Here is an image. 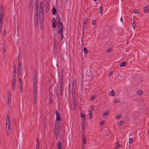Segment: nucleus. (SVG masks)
I'll use <instances>...</instances> for the list:
<instances>
[{"label":"nucleus","instance_id":"obj_1","mask_svg":"<svg viewBox=\"0 0 149 149\" xmlns=\"http://www.w3.org/2000/svg\"><path fill=\"white\" fill-rule=\"evenodd\" d=\"M10 116L9 115H8L6 117V125H8V130H9V131H10Z\"/></svg>","mask_w":149,"mask_h":149},{"label":"nucleus","instance_id":"obj_2","mask_svg":"<svg viewBox=\"0 0 149 149\" xmlns=\"http://www.w3.org/2000/svg\"><path fill=\"white\" fill-rule=\"evenodd\" d=\"M16 80H13L12 81V84L11 85V90L13 91H15Z\"/></svg>","mask_w":149,"mask_h":149},{"label":"nucleus","instance_id":"obj_3","mask_svg":"<svg viewBox=\"0 0 149 149\" xmlns=\"http://www.w3.org/2000/svg\"><path fill=\"white\" fill-rule=\"evenodd\" d=\"M64 28V26L63 25H62V28H57V33L59 35L61 33H62V31L63 30Z\"/></svg>","mask_w":149,"mask_h":149},{"label":"nucleus","instance_id":"obj_4","mask_svg":"<svg viewBox=\"0 0 149 149\" xmlns=\"http://www.w3.org/2000/svg\"><path fill=\"white\" fill-rule=\"evenodd\" d=\"M55 113L56 114V120L59 121L61 120V119L60 116V114L58 113V111H55Z\"/></svg>","mask_w":149,"mask_h":149},{"label":"nucleus","instance_id":"obj_5","mask_svg":"<svg viewBox=\"0 0 149 149\" xmlns=\"http://www.w3.org/2000/svg\"><path fill=\"white\" fill-rule=\"evenodd\" d=\"M64 90V86L59 87V93L61 97L62 96L63 91Z\"/></svg>","mask_w":149,"mask_h":149},{"label":"nucleus","instance_id":"obj_6","mask_svg":"<svg viewBox=\"0 0 149 149\" xmlns=\"http://www.w3.org/2000/svg\"><path fill=\"white\" fill-rule=\"evenodd\" d=\"M52 21L53 22L52 24V27L53 28H55L56 27V21L55 19L54 18H53L52 19Z\"/></svg>","mask_w":149,"mask_h":149},{"label":"nucleus","instance_id":"obj_7","mask_svg":"<svg viewBox=\"0 0 149 149\" xmlns=\"http://www.w3.org/2000/svg\"><path fill=\"white\" fill-rule=\"evenodd\" d=\"M54 41V45H53V49L54 50H55V51H56L57 49V47L56 46V38Z\"/></svg>","mask_w":149,"mask_h":149},{"label":"nucleus","instance_id":"obj_8","mask_svg":"<svg viewBox=\"0 0 149 149\" xmlns=\"http://www.w3.org/2000/svg\"><path fill=\"white\" fill-rule=\"evenodd\" d=\"M16 70H13V80H16Z\"/></svg>","mask_w":149,"mask_h":149},{"label":"nucleus","instance_id":"obj_9","mask_svg":"<svg viewBox=\"0 0 149 149\" xmlns=\"http://www.w3.org/2000/svg\"><path fill=\"white\" fill-rule=\"evenodd\" d=\"M60 84L59 87L64 86V80H60V81H58Z\"/></svg>","mask_w":149,"mask_h":149},{"label":"nucleus","instance_id":"obj_10","mask_svg":"<svg viewBox=\"0 0 149 149\" xmlns=\"http://www.w3.org/2000/svg\"><path fill=\"white\" fill-rule=\"evenodd\" d=\"M35 26L36 27H37L38 26V18H34Z\"/></svg>","mask_w":149,"mask_h":149},{"label":"nucleus","instance_id":"obj_11","mask_svg":"<svg viewBox=\"0 0 149 149\" xmlns=\"http://www.w3.org/2000/svg\"><path fill=\"white\" fill-rule=\"evenodd\" d=\"M38 9H35L34 18H35L37 17L38 18Z\"/></svg>","mask_w":149,"mask_h":149},{"label":"nucleus","instance_id":"obj_12","mask_svg":"<svg viewBox=\"0 0 149 149\" xmlns=\"http://www.w3.org/2000/svg\"><path fill=\"white\" fill-rule=\"evenodd\" d=\"M39 17V19L41 20L40 22L41 23V24H42V23H43V20L44 19L43 14V15H41V13H40Z\"/></svg>","mask_w":149,"mask_h":149},{"label":"nucleus","instance_id":"obj_13","mask_svg":"<svg viewBox=\"0 0 149 149\" xmlns=\"http://www.w3.org/2000/svg\"><path fill=\"white\" fill-rule=\"evenodd\" d=\"M57 147L58 149H61L62 148V144L60 141H58V143Z\"/></svg>","mask_w":149,"mask_h":149},{"label":"nucleus","instance_id":"obj_14","mask_svg":"<svg viewBox=\"0 0 149 149\" xmlns=\"http://www.w3.org/2000/svg\"><path fill=\"white\" fill-rule=\"evenodd\" d=\"M143 11L145 12H148L149 11V6L148 5L144 8Z\"/></svg>","mask_w":149,"mask_h":149},{"label":"nucleus","instance_id":"obj_15","mask_svg":"<svg viewBox=\"0 0 149 149\" xmlns=\"http://www.w3.org/2000/svg\"><path fill=\"white\" fill-rule=\"evenodd\" d=\"M35 9H38V0H36V1Z\"/></svg>","mask_w":149,"mask_h":149},{"label":"nucleus","instance_id":"obj_16","mask_svg":"<svg viewBox=\"0 0 149 149\" xmlns=\"http://www.w3.org/2000/svg\"><path fill=\"white\" fill-rule=\"evenodd\" d=\"M109 95L112 96H114L115 95V93L113 90H112L109 93Z\"/></svg>","mask_w":149,"mask_h":149},{"label":"nucleus","instance_id":"obj_17","mask_svg":"<svg viewBox=\"0 0 149 149\" xmlns=\"http://www.w3.org/2000/svg\"><path fill=\"white\" fill-rule=\"evenodd\" d=\"M56 8L55 7H53L52 9V13L54 15H56Z\"/></svg>","mask_w":149,"mask_h":149},{"label":"nucleus","instance_id":"obj_18","mask_svg":"<svg viewBox=\"0 0 149 149\" xmlns=\"http://www.w3.org/2000/svg\"><path fill=\"white\" fill-rule=\"evenodd\" d=\"M22 69V67H18L17 68V72H18V76L20 74Z\"/></svg>","mask_w":149,"mask_h":149},{"label":"nucleus","instance_id":"obj_19","mask_svg":"<svg viewBox=\"0 0 149 149\" xmlns=\"http://www.w3.org/2000/svg\"><path fill=\"white\" fill-rule=\"evenodd\" d=\"M43 7H40L39 9L40 13H41V15H43Z\"/></svg>","mask_w":149,"mask_h":149},{"label":"nucleus","instance_id":"obj_20","mask_svg":"<svg viewBox=\"0 0 149 149\" xmlns=\"http://www.w3.org/2000/svg\"><path fill=\"white\" fill-rule=\"evenodd\" d=\"M72 97L73 103H76L77 99L75 97L73 96V97Z\"/></svg>","mask_w":149,"mask_h":149},{"label":"nucleus","instance_id":"obj_21","mask_svg":"<svg viewBox=\"0 0 149 149\" xmlns=\"http://www.w3.org/2000/svg\"><path fill=\"white\" fill-rule=\"evenodd\" d=\"M109 113V111H107L105 112L103 114V117H104V116L105 115H106V116L105 117V118L107 117V115Z\"/></svg>","mask_w":149,"mask_h":149},{"label":"nucleus","instance_id":"obj_22","mask_svg":"<svg viewBox=\"0 0 149 149\" xmlns=\"http://www.w3.org/2000/svg\"><path fill=\"white\" fill-rule=\"evenodd\" d=\"M18 67H21L22 63L21 62V59H19L18 60Z\"/></svg>","mask_w":149,"mask_h":149},{"label":"nucleus","instance_id":"obj_23","mask_svg":"<svg viewBox=\"0 0 149 149\" xmlns=\"http://www.w3.org/2000/svg\"><path fill=\"white\" fill-rule=\"evenodd\" d=\"M33 89H36V83L35 82L34 80H33Z\"/></svg>","mask_w":149,"mask_h":149},{"label":"nucleus","instance_id":"obj_24","mask_svg":"<svg viewBox=\"0 0 149 149\" xmlns=\"http://www.w3.org/2000/svg\"><path fill=\"white\" fill-rule=\"evenodd\" d=\"M76 90V85H74V83H73L72 87V92H73L74 91H75Z\"/></svg>","mask_w":149,"mask_h":149},{"label":"nucleus","instance_id":"obj_25","mask_svg":"<svg viewBox=\"0 0 149 149\" xmlns=\"http://www.w3.org/2000/svg\"><path fill=\"white\" fill-rule=\"evenodd\" d=\"M81 118H83V120L84 121L85 119V116L82 113H81Z\"/></svg>","mask_w":149,"mask_h":149},{"label":"nucleus","instance_id":"obj_26","mask_svg":"<svg viewBox=\"0 0 149 149\" xmlns=\"http://www.w3.org/2000/svg\"><path fill=\"white\" fill-rule=\"evenodd\" d=\"M126 64V63L124 61L122 62L121 64L120 65V66H122V67H124L125 66Z\"/></svg>","mask_w":149,"mask_h":149},{"label":"nucleus","instance_id":"obj_27","mask_svg":"<svg viewBox=\"0 0 149 149\" xmlns=\"http://www.w3.org/2000/svg\"><path fill=\"white\" fill-rule=\"evenodd\" d=\"M120 147V146L119 145L118 142H116V145L115 146V148L116 149H118V148Z\"/></svg>","mask_w":149,"mask_h":149},{"label":"nucleus","instance_id":"obj_28","mask_svg":"<svg viewBox=\"0 0 149 149\" xmlns=\"http://www.w3.org/2000/svg\"><path fill=\"white\" fill-rule=\"evenodd\" d=\"M2 12H1L0 13V19H1V20L3 19L4 15L2 14Z\"/></svg>","mask_w":149,"mask_h":149},{"label":"nucleus","instance_id":"obj_29","mask_svg":"<svg viewBox=\"0 0 149 149\" xmlns=\"http://www.w3.org/2000/svg\"><path fill=\"white\" fill-rule=\"evenodd\" d=\"M84 50L85 54H87L88 53V50L86 47H84Z\"/></svg>","mask_w":149,"mask_h":149},{"label":"nucleus","instance_id":"obj_30","mask_svg":"<svg viewBox=\"0 0 149 149\" xmlns=\"http://www.w3.org/2000/svg\"><path fill=\"white\" fill-rule=\"evenodd\" d=\"M2 49H3V52L5 53L6 52V47L5 45H4L3 44V47H2Z\"/></svg>","mask_w":149,"mask_h":149},{"label":"nucleus","instance_id":"obj_31","mask_svg":"<svg viewBox=\"0 0 149 149\" xmlns=\"http://www.w3.org/2000/svg\"><path fill=\"white\" fill-rule=\"evenodd\" d=\"M59 128L58 125H55V132H59V130L58 129V128Z\"/></svg>","mask_w":149,"mask_h":149},{"label":"nucleus","instance_id":"obj_32","mask_svg":"<svg viewBox=\"0 0 149 149\" xmlns=\"http://www.w3.org/2000/svg\"><path fill=\"white\" fill-rule=\"evenodd\" d=\"M8 100H11V95L10 93H8Z\"/></svg>","mask_w":149,"mask_h":149},{"label":"nucleus","instance_id":"obj_33","mask_svg":"<svg viewBox=\"0 0 149 149\" xmlns=\"http://www.w3.org/2000/svg\"><path fill=\"white\" fill-rule=\"evenodd\" d=\"M73 105L74 109L75 110L77 109V107L76 103H73Z\"/></svg>","mask_w":149,"mask_h":149},{"label":"nucleus","instance_id":"obj_34","mask_svg":"<svg viewBox=\"0 0 149 149\" xmlns=\"http://www.w3.org/2000/svg\"><path fill=\"white\" fill-rule=\"evenodd\" d=\"M95 95H93L91 96V98H90V101H92L95 98Z\"/></svg>","mask_w":149,"mask_h":149},{"label":"nucleus","instance_id":"obj_35","mask_svg":"<svg viewBox=\"0 0 149 149\" xmlns=\"http://www.w3.org/2000/svg\"><path fill=\"white\" fill-rule=\"evenodd\" d=\"M121 115L120 114H119L118 115L116 116V119H120L121 116Z\"/></svg>","mask_w":149,"mask_h":149},{"label":"nucleus","instance_id":"obj_36","mask_svg":"<svg viewBox=\"0 0 149 149\" xmlns=\"http://www.w3.org/2000/svg\"><path fill=\"white\" fill-rule=\"evenodd\" d=\"M57 24H61V25L62 26V25H63V24L62 22H61L60 20H58V21H57Z\"/></svg>","mask_w":149,"mask_h":149},{"label":"nucleus","instance_id":"obj_37","mask_svg":"<svg viewBox=\"0 0 149 149\" xmlns=\"http://www.w3.org/2000/svg\"><path fill=\"white\" fill-rule=\"evenodd\" d=\"M133 142V139L132 138H130L129 139V143H132Z\"/></svg>","mask_w":149,"mask_h":149},{"label":"nucleus","instance_id":"obj_38","mask_svg":"<svg viewBox=\"0 0 149 149\" xmlns=\"http://www.w3.org/2000/svg\"><path fill=\"white\" fill-rule=\"evenodd\" d=\"M99 12L100 14H101L102 13V7L100 6L99 7Z\"/></svg>","mask_w":149,"mask_h":149},{"label":"nucleus","instance_id":"obj_39","mask_svg":"<svg viewBox=\"0 0 149 149\" xmlns=\"http://www.w3.org/2000/svg\"><path fill=\"white\" fill-rule=\"evenodd\" d=\"M136 26V23H135V22L134 20L133 26V28L134 29H135Z\"/></svg>","mask_w":149,"mask_h":149},{"label":"nucleus","instance_id":"obj_40","mask_svg":"<svg viewBox=\"0 0 149 149\" xmlns=\"http://www.w3.org/2000/svg\"><path fill=\"white\" fill-rule=\"evenodd\" d=\"M55 132L56 134V139H57L58 138L59 132Z\"/></svg>","mask_w":149,"mask_h":149},{"label":"nucleus","instance_id":"obj_41","mask_svg":"<svg viewBox=\"0 0 149 149\" xmlns=\"http://www.w3.org/2000/svg\"><path fill=\"white\" fill-rule=\"evenodd\" d=\"M3 22V19H1H1H0V26H2Z\"/></svg>","mask_w":149,"mask_h":149},{"label":"nucleus","instance_id":"obj_42","mask_svg":"<svg viewBox=\"0 0 149 149\" xmlns=\"http://www.w3.org/2000/svg\"><path fill=\"white\" fill-rule=\"evenodd\" d=\"M56 16V19L57 21H58V20H60V16L58 15V14H57Z\"/></svg>","mask_w":149,"mask_h":149},{"label":"nucleus","instance_id":"obj_43","mask_svg":"<svg viewBox=\"0 0 149 149\" xmlns=\"http://www.w3.org/2000/svg\"><path fill=\"white\" fill-rule=\"evenodd\" d=\"M33 95H35L37 94V92L36 91V89H33Z\"/></svg>","mask_w":149,"mask_h":149},{"label":"nucleus","instance_id":"obj_44","mask_svg":"<svg viewBox=\"0 0 149 149\" xmlns=\"http://www.w3.org/2000/svg\"><path fill=\"white\" fill-rule=\"evenodd\" d=\"M19 82L20 84L19 86H22V80L21 78L19 79Z\"/></svg>","mask_w":149,"mask_h":149},{"label":"nucleus","instance_id":"obj_45","mask_svg":"<svg viewBox=\"0 0 149 149\" xmlns=\"http://www.w3.org/2000/svg\"><path fill=\"white\" fill-rule=\"evenodd\" d=\"M112 48H110L109 49H108L107 51V52H111L112 50Z\"/></svg>","mask_w":149,"mask_h":149},{"label":"nucleus","instance_id":"obj_46","mask_svg":"<svg viewBox=\"0 0 149 149\" xmlns=\"http://www.w3.org/2000/svg\"><path fill=\"white\" fill-rule=\"evenodd\" d=\"M20 86V91L21 93H22L23 92L22 86Z\"/></svg>","mask_w":149,"mask_h":149},{"label":"nucleus","instance_id":"obj_47","mask_svg":"<svg viewBox=\"0 0 149 149\" xmlns=\"http://www.w3.org/2000/svg\"><path fill=\"white\" fill-rule=\"evenodd\" d=\"M134 13L136 14H138L139 13V11L138 10L135 9L134 10Z\"/></svg>","mask_w":149,"mask_h":149},{"label":"nucleus","instance_id":"obj_48","mask_svg":"<svg viewBox=\"0 0 149 149\" xmlns=\"http://www.w3.org/2000/svg\"><path fill=\"white\" fill-rule=\"evenodd\" d=\"M104 124V121H101L100 123V125L102 126Z\"/></svg>","mask_w":149,"mask_h":149},{"label":"nucleus","instance_id":"obj_49","mask_svg":"<svg viewBox=\"0 0 149 149\" xmlns=\"http://www.w3.org/2000/svg\"><path fill=\"white\" fill-rule=\"evenodd\" d=\"M68 91L69 93V94H70V93L71 92V90L70 89V87H69L68 88Z\"/></svg>","mask_w":149,"mask_h":149},{"label":"nucleus","instance_id":"obj_50","mask_svg":"<svg viewBox=\"0 0 149 149\" xmlns=\"http://www.w3.org/2000/svg\"><path fill=\"white\" fill-rule=\"evenodd\" d=\"M120 102V101H119L118 99H117L114 102V103H117L118 102Z\"/></svg>","mask_w":149,"mask_h":149},{"label":"nucleus","instance_id":"obj_51","mask_svg":"<svg viewBox=\"0 0 149 149\" xmlns=\"http://www.w3.org/2000/svg\"><path fill=\"white\" fill-rule=\"evenodd\" d=\"M88 21V19H85V20L84 22V25H85V24H86L87 23Z\"/></svg>","mask_w":149,"mask_h":149},{"label":"nucleus","instance_id":"obj_52","mask_svg":"<svg viewBox=\"0 0 149 149\" xmlns=\"http://www.w3.org/2000/svg\"><path fill=\"white\" fill-rule=\"evenodd\" d=\"M37 95H33V96H34V97H33V100H37Z\"/></svg>","mask_w":149,"mask_h":149},{"label":"nucleus","instance_id":"obj_53","mask_svg":"<svg viewBox=\"0 0 149 149\" xmlns=\"http://www.w3.org/2000/svg\"><path fill=\"white\" fill-rule=\"evenodd\" d=\"M58 25L57 26V28H62V25L61 24H58Z\"/></svg>","mask_w":149,"mask_h":149},{"label":"nucleus","instance_id":"obj_54","mask_svg":"<svg viewBox=\"0 0 149 149\" xmlns=\"http://www.w3.org/2000/svg\"><path fill=\"white\" fill-rule=\"evenodd\" d=\"M142 93H143V91H139L138 92V94L139 95L142 94Z\"/></svg>","mask_w":149,"mask_h":149},{"label":"nucleus","instance_id":"obj_55","mask_svg":"<svg viewBox=\"0 0 149 149\" xmlns=\"http://www.w3.org/2000/svg\"><path fill=\"white\" fill-rule=\"evenodd\" d=\"M63 74H61V76L60 77V80H64L63 79Z\"/></svg>","mask_w":149,"mask_h":149},{"label":"nucleus","instance_id":"obj_56","mask_svg":"<svg viewBox=\"0 0 149 149\" xmlns=\"http://www.w3.org/2000/svg\"><path fill=\"white\" fill-rule=\"evenodd\" d=\"M92 24L93 25H95L96 24V21L95 20H93L92 21Z\"/></svg>","mask_w":149,"mask_h":149},{"label":"nucleus","instance_id":"obj_57","mask_svg":"<svg viewBox=\"0 0 149 149\" xmlns=\"http://www.w3.org/2000/svg\"><path fill=\"white\" fill-rule=\"evenodd\" d=\"M50 103L51 104H52L53 103L52 100L51 99V98H50Z\"/></svg>","mask_w":149,"mask_h":149},{"label":"nucleus","instance_id":"obj_58","mask_svg":"<svg viewBox=\"0 0 149 149\" xmlns=\"http://www.w3.org/2000/svg\"><path fill=\"white\" fill-rule=\"evenodd\" d=\"M76 92L75 91H74L73 92H72V97H73V96H74V97H75V95H76Z\"/></svg>","mask_w":149,"mask_h":149},{"label":"nucleus","instance_id":"obj_59","mask_svg":"<svg viewBox=\"0 0 149 149\" xmlns=\"http://www.w3.org/2000/svg\"><path fill=\"white\" fill-rule=\"evenodd\" d=\"M60 34L61 35V40L63 38V35L62 33H61V34Z\"/></svg>","mask_w":149,"mask_h":149},{"label":"nucleus","instance_id":"obj_60","mask_svg":"<svg viewBox=\"0 0 149 149\" xmlns=\"http://www.w3.org/2000/svg\"><path fill=\"white\" fill-rule=\"evenodd\" d=\"M119 124L120 125H122L124 124V122L123 121H121L119 122Z\"/></svg>","mask_w":149,"mask_h":149},{"label":"nucleus","instance_id":"obj_61","mask_svg":"<svg viewBox=\"0 0 149 149\" xmlns=\"http://www.w3.org/2000/svg\"><path fill=\"white\" fill-rule=\"evenodd\" d=\"M40 7H43V3L42 1H41L40 3Z\"/></svg>","mask_w":149,"mask_h":149},{"label":"nucleus","instance_id":"obj_62","mask_svg":"<svg viewBox=\"0 0 149 149\" xmlns=\"http://www.w3.org/2000/svg\"><path fill=\"white\" fill-rule=\"evenodd\" d=\"M6 33V30H4L3 32V36H4Z\"/></svg>","mask_w":149,"mask_h":149},{"label":"nucleus","instance_id":"obj_63","mask_svg":"<svg viewBox=\"0 0 149 149\" xmlns=\"http://www.w3.org/2000/svg\"><path fill=\"white\" fill-rule=\"evenodd\" d=\"M83 143L84 144H86V139H84L83 140Z\"/></svg>","mask_w":149,"mask_h":149},{"label":"nucleus","instance_id":"obj_64","mask_svg":"<svg viewBox=\"0 0 149 149\" xmlns=\"http://www.w3.org/2000/svg\"><path fill=\"white\" fill-rule=\"evenodd\" d=\"M92 114V113L91 112V110H90L89 111V115H91Z\"/></svg>","mask_w":149,"mask_h":149}]
</instances>
